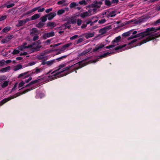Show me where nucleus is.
<instances>
[{"label": "nucleus", "instance_id": "473e14b6", "mask_svg": "<svg viewBox=\"0 0 160 160\" xmlns=\"http://www.w3.org/2000/svg\"><path fill=\"white\" fill-rule=\"evenodd\" d=\"M7 79V77L5 75L0 76V82Z\"/></svg>", "mask_w": 160, "mask_h": 160}, {"label": "nucleus", "instance_id": "20e7f679", "mask_svg": "<svg viewBox=\"0 0 160 160\" xmlns=\"http://www.w3.org/2000/svg\"><path fill=\"white\" fill-rule=\"evenodd\" d=\"M33 89V88H31L30 89H26V90H24L22 93H20V92H18L16 93L14 95L11 96L9 97H8L7 98H5L4 99L2 100L0 102V106H2L5 103L7 102L8 101H9L10 100L13 99L15 98L18 97L21 95L22 94H25L29 91L32 90Z\"/></svg>", "mask_w": 160, "mask_h": 160}, {"label": "nucleus", "instance_id": "a19ab883", "mask_svg": "<svg viewBox=\"0 0 160 160\" xmlns=\"http://www.w3.org/2000/svg\"><path fill=\"white\" fill-rule=\"evenodd\" d=\"M18 48L19 50L22 51L24 49L26 48V46H24V45H21L18 47Z\"/></svg>", "mask_w": 160, "mask_h": 160}, {"label": "nucleus", "instance_id": "5701e85b", "mask_svg": "<svg viewBox=\"0 0 160 160\" xmlns=\"http://www.w3.org/2000/svg\"><path fill=\"white\" fill-rule=\"evenodd\" d=\"M89 14L87 12H84L82 13H81L80 16L82 18H85L86 17L89 16Z\"/></svg>", "mask_w": 160, "mask_h": 160}, {"label": "nucleus", "instance_id": "680f3d73", "mask_svg": "<svg viewBox=\"0 0 160 160\" xmlns=\"http://www.w3.org/2000/svg\"><path fill=\"white\" fill-rule=\"evenodd\" d=\"M71 23L70 22V20L68 21L67 22L65 23L63 25V26H67V25H69Z\"/></svg>", "mask_w": 160, "mask_h": 160}, {"label": "nucleus", "instance_id": "6e6552de", "mask_svg": "<svg viewBox=\"0 0 160 160\" xmlns=\"http://www.w3.org/2000/svg\"><path fill=\"white\" fill-rule=\"evenodd\" d=\"M47 52L46 50L43 51L41 52L40 54L37 56V58L40 60H43L44 59H46L47 57L45 56L47 54Z\"/></svg>", "mask_w": 160, "mask_h": 160}, {"label": "nucleus", "instance_id": "412c9836", "mask_svg": "<svg viewBox=\"0 0 160 160\" xmlns=\"http://www.w3.org/2000/svg\"><path fill=\"white\" fill-rule=\"evenodd\" d=\"M10 69V66H8L6 67L2 68L0 70V71L2 72H5L9 71Z\"/></svg>", "mask_w": 160, "mask_h": 160}, {"label": "nucleus", "instance_id": "7c9ffc66", "mask_svg": "<svg viewBox=\"0 0 160 160\" xmlns=\"http://www.w3.org/2000/svg\"><path fill=\"white\" fill-rule=\"evenodd\" d=\"M8 36L6 37L5 38L3 39L1 41V42L3 43H5L8 42L9 41L8 40Z\"/></svg>", "mask_w": 160, "mask_h": 160}, {"label": "nucleus", "instance_id": "bb28decb", "mask_svg": "<svg viewBox=\"0 0 160 160\" xmlns=\"http://www.w3.org/2000/svg\"><path fill=\"white\" fill-rule=\"evenodd\" d=\"M116 10H114L109 13V14L110 15V17H115L116 15Z\"/></svg>", "mask_w": 160, "mask_h": 160}, {"label": "nucleus", "instance_id": "f257e3e1", "mask_svg": "<svg viewBox=\"0 0 160 160\" xmlns=\"http://www.w3.org/2000/svg\"><path fill=\"white\" fill-rule=\"evenodd\" d=\"M155 28H148L145 31L139 33L135 35H132L128 38V39H131L138 37V39H135L132 40L130 44H132L135 43V46H140L144 43L153 40L158 37V35L156 33L153 34Z\"/></svg>", "mask_w": 160, "mask_h": 160}, {"label": "nucleus", "instance_id": "cd10ccee", "mask_svg": "<svg viewBox=\"0 0 160 160\" xmlns=\"http://www.w3.org/2000/svg\"><path fill=\"white\" fill-rule=\"evenodd\" d=\"M47 17L46 15H45L44 16H43L41 17L40 19L41 20V21H42L41 22L44 23L47 20Z\"/></svg>", "mask_w": 160, "mask_h": 160}, {"label": "nucleus", "instance_id": "393cba45", "mask_svg": "<svg viewBox=\"0 0 160 160\" xmlns=\"http://www.w3.org/2000/svg\"><path fill=\"white\" fill-rule=\"evenodd\" d=\"M41 46H37L35 47L32 48L31 51H32V52L38 51L39 50L40 48H41Z\"/></svg>", "mask_w": 160, "mask_h": 160}, {"label": "nucleus", "instance_id": "4468645a", "mask_svg": "<svg viewBox=\"0 0 160 160\" xmlns=\"http://www.w3.org/2000/svg\"><path fill=\"white\" fill-rule=\"evenodd\" d=\"M121 37L120 36H119L118 37L115 38L112 41V43L113 44H114L116 43H118L119 42Z\"/></svg>", "mask_w": 160, "mask_h": 160}, {"label": "nucleus", "instance_id": "a18cd8bd", "mask_svg": "<svg viewBox=\"0 0 160 160\" xmlns=\"http://www.w3.org/2000/svg\"><path fill=\"white\" fill-rule=\"evenodd\" d=\"M72 43H68L67 44H65L64 45L62 46L63 48H67L69 46H70L71 45Z\"/></svg>", "mask_w": 160, "mask_h": 160}, {"label": "nucleus", "instance_id": "c9c22d12", "mask_svg": "<svg viewBox=\"0 0 160 160\" xmlns=\"http://www.w3.org/2000/svg\"><path fill=\"white\" fill-rule=\"evenodd\" d=\"M77 5L76 2H73L70 4L69 7L71 8H72L76 6Z\"/></svg>", "mask_w": 160, "mask_h": 160}, {"label": "nucleus", "instance_id": "69168bd1", "mask_svg": "<svg viewBox=\"0 0 160 160\" xmlns=\"http://www.w3.org/2000/svg\"><path fill=\"white\" fill-rule=\"evenodd\" d=\"M93 23V22L91 20L89 21L86 22L87 25L90 24V26H92V25Z\"/></svg>", "mask_w": 160, "mask_h": 160}, {"label": "nucleus", "instance_id": "4d7b16f0", "mask_svg": "<svg viewBox=\"0 0 160 160\" xmlns=\"http://www.w3.org/2000/svg\"><path fill=\"white\" fill-rule=\"evenodd\" d=\"M8 40H9L10 41L11 39H12L13 38V35H11L9 36H7Z\"/></svg>", "mask_w": 160, "mask_h": 160}, {"label": "nucleus", "instance_id": "f3484780", "mask_svg": "<svg viewBox=\"0 0 160 160\" xmlns=\"http://www.w3.org/2000/svg\"><path fill=\"white\" fill-rule=\"evenodd\" d=\"M91 49H92L91 48H89L88 49H85L84 51H83L82 52L80 53V55L83 56V55H85L87 53H88V52H90L91 51Z\"/></svg>", "mask_w": 160, "mask_h": 160}, {"label": "nucleus", "instance_id": "e433bc0d", "mask_svg": "<svg viewBox=\"0 0 160 160\" xmlns=\"http://www.w3.org/2000/svg\"><path fill=\"white\" fill-rule=\"evenodd\" d=\"M99 32L101 34V35L103 34H105L106 33V32H105V30L103 28L101 29L99 31Z\"/></svg>", "mask_w": 160, "mask_h": 160}, {"label": "nucleus", "instance_id": "052dcab7", "mask_svg": "<svg viewBox=\"0 0 160 160\" xmlns=\"http://www.w3.org/2000/svg\"><path fill=\"white\" fill-rule=\"evenodd\" d=\"M78 40V42L79 43L82 42L84 40V38H80Z\"/></svg>", "mask_w": 160, "mask_h": 160}, {"label": "nucleus", "instance_id": "0eeeda50", "mask_svg": "<svg viewBox=\"0 0 160 160\" xmlns=\"http://www.w3.org/2000/svg\"><path fill=\"white\" fill-rule=\"evenodd\" d=\"M55 35L54 32L52 31L50 32L45 33L43 34L42 37L44 39H46L50 37H53Z\"/></svg>", "mask_w": 160, "mask_h": 160}, {"label": "nucleus", "instance_id": "9d476101", "mask_svg": "<svg viewBox=\"0 0 160 160\" xmlns=\"http://www.w3.org/2000/svg\"><path fill=\"white\" fill-rule=\"evenodd\" d=\"M105 46V45L103 44H102V43L101 44H97L96 47L95 48H93V52H96L97 51H99V50L102 48L104 47Z\"/></svg>", "mask_w": 160, "mask_h": 160}, {"label": "nucleus", "instance_id": "c756f323", "mask_svg": "<svg viewBox=\"0 0 160 160\" xmlns=\"http://www.w3.org/2000/svg\"><path fill=\"white\" fill-rule=\"evenodd\" d=\"M103 28L107 32V31L112 28V25L107 26Z\"/></svg>", "mask_w": 160, "mask_h": 160}, {"label": "nucleus", "instance_id": "37998d69", "mask_svg": "<svg viewBox=\"0 0 160 160\" xmlns=\"http://www.w3.org/2000/svg\"><path fill=\"white\" fill-rule=\"evenodd\" d=\"M7 18L6 15L2 16L0 17V21H2L5 20Z\"/></svg>", "mask_w": 160, "mask_h": 160}, {"label": "nucleus", "instance_id": "6e6d98bb", "mask_svg": "<svg viewBox=\"0 0 160 160\" xmlns=\"http://www.w3.org/2000/svg\"><path fill=\"white\" fill-rule=\"evenodd\" d=\"M82 22V21L80 19H78L77 20V24L78 25V26L80 25L81 24Z\"/></svg>", "mask_w": 160, "mask_h": 160}, {"label": "nucleus", "instance_id": "6ab92c4d", "mask_svg": "<svg viewBox=\"0 0 160 160\" xmlns=\"http://www.w3.org/2000/svg\"><path fill=\"white\" fill-rule=\"evenodd\" d=\"M44 24V23L40 21L36 25V26L39 28H41L43 27Z\"/></svg>", "mask_w": 160, "mask_h": 160}, {"label": "nucleus", "instance_id": "8fccbe9b", "mask_svg": "<svg viewBox=\"0 0 160 160\" xmlns=\"http://www.w3.org/2000/svg\"><path fill=\"white\" fill-rule=\"evenodd\" d=\"M80 5L84 4L85 5L86 4V2L85 0H82L79 2V3Z\"/></svg>", "mask_w": 160, "mask_h": 160}, {"label": "nucleus", "instance_id": "864d4df0", "mask_svg": "<svg viewBox=\"0 0 160 160\" xmlns=\"http://www.w3.org/2000/svg\"><path fill=\"white\" fill-rule=\"evenodd\" d=\"M15 4L14 3H11V4L8 5L7 6V7L8 8H12L14 6Z\"/></svg>", "mask_w": 160, "mask_h": 160}, {"label": "nucleus", "instance_id": "49530a36", "mask_svg": "<svg viewBox=\"0 0 160 160\" xmlns=\"http://www.w3.org/2000/svg\"><path fill=\"white\" fill-rule=\"evenodd\" d=\"M116 46V45H109L108 46H107L105 47L106 49H109L112 48Z\"/></svg>", "mask_w": 160, "mask_h": 160}, {"label": "nucleus", "instance_id": "7ed1b4c3", "mask_svg": "<svg viewBox=\"0 0 160 160\" xmlns=\"http://www.w3.org/2000/svg\"><path fill=\"white\" fill-rule=\"evenodd\" d=\"M113 52H107L104 53L102 55H101L98 56V58L96 59L92 60H90L91 58V57H89L85 59L82 60L81 61L79 62H78L71 66H69L67 67L66 68V70L69 69L70 71L68 73H71L74 71H75L76 73L77 72L76 71L77 70L87 65L88 64H91L92 63H95L99 60V59H101L111 54Z\"/></svg>", "mask_w": 160, "mask_h": 160}, {"label": "nucleus", "instance_id": "1a4fd4ad", "mask_svg": "<svg viewBox=\"0 0 160 160\" xmlns=\"http://www.w3.org/2000/svg\"><path fill=\"white\" fill-rule=\"evenodd\" d=\"M29 21L30 19L28 18L22 20H18V23L17 25V26L18 27L21 26L23 25V24H25Z\"/></svg>", "mask_w": 160, "mask_h": 160}, {"label": "nucleus", "instance_id": "bf43d9fd", "mask_svg": "<svg viewBox=\"0 0 160 160\" xmlns=\"http://www.w3.org/2000/svg\"><path fill=\"white\" fill-rule=\"evenodd\" d=\"M40 8V7H35L33 8L32 9V12H34V11L38 10Z\"/></svg>", "mask_w": 160, "mask_h": 160}, {"label": "nucleus", "instance_id": "4c0bfd02", "mask_svg": "<svg viewBox=\"0 0 160 160\" xmlns=\"http://www.w3.org/2000/svg\"><path fill=\"white\" fill-rule=\"evenodd\" d=\"M19 51L17 49H14L13 51L12 52V54L13 55H15L19 53Z\"/></svg>", "mask_w": 160, "mask_h": 160}, {"label": "nucleus", "instance_id": "72a5a7b5", "mask_svg": "<svg viewBox=\"0 0 160 160\" xmlns=\"http://www.w3.org/2000/svg\"><path fill=\"white\" fill-rule=\"evenodd\" d=\"M65 12V10L64 9H61L59 10L57 12V14L58 15H61Z\"/></svg>", "mask_w": 160, "mask_h": 160}, {"label": "nucleus", "instance_id": "ddd939ff", "mask_svg": "<svg viewBox=\"0 0 160 160\" xmlns=\"http://www.w3.org/2000/svg\"><path fill=\"white\" fill-rule=\"evenodd\" d=\"M40 17V15L38 14H35L33 15L32 16L31 18H28L30 20H34L36 19H38Z\"/></svg>", "mask_w": 160, "mask_h": 160}, {"label": "nucleus", "instance_id": "f8f14e48", "mask_svg": "<svg viewBox=\"0 0 160 160\" xmlns=\"http://www.w3.org/2000/svg\"><path fill=\"white\" fill-rule=\"evenodd\" d=\"M39 33V32L37 28H34L31 29L30 32L31 35H38Z\"/></svg>", "mask_w": 160, "mask_h": 160}, {"label": "nucleus", "instance_id": "58836bf2", "mask_svg": "<svg viewBox=\"0 0 160 160\" xmlns=\"http://www.w3.org/2000/svg\"><path fill=\"white\" fill-rule=\"evenodd\" d=\"M130 34V32H124L122 34V37H127L129 36Z\"/></svg>", "mask_w": 160, "mask_h": 160}, {"label": "nucleus", "instance_id": "ea45409f", "mask_svg": "<svg viewBox=\"0 0 160 160\" xmlns=\"http://www.w3.org/2000/svg\"><path fill=\"white\" fill-rule=\"evenodd\" d=\"M78 35H75L70 38V40H75L77 38L79 37Z\"/></svg>", "mask_w": 160, "mask_h": 160}, {"label": "nucleus", "instance_id": "b1692460", "mask_svg": "<svg viewBox=\"0 0 160 160\" xmlns=\"http://www.w3.org/2000/svg\"><path fill=\"white\" fill-rule=\"evenodd\" d=\"M9 81H6L3 82L2 84H1V86L2 88H4L7 87L9 83Z\"/></svg>", "mask_w": 160, "mask_h": 160}, {"label": "nucleus", "instance_id": "a211bd4d", "mask_svg": "<svg viewBox=\"0 0 160 160\" xmlns=\"http://www.w3.org/2000/svg\"><path fill=\"white\" fill-rule=\"evenodd\" d=\"M95 33L93 32L92 33H88L86 34L85 37L87 39L92 37L94 36Z\"/></svg>", "mask_w": 160, "mask_h": 160}, {"label": "nucleus", "instance_id": "13d9d810", "mask_svg": "<svg viewBox=\"0 0 160 160\" xmlns=\"http://www.w3.org/2000/svg\"><path fill=\"white\" fill-rule=\"evenodd\" d=\"M52 10V8H51L47 9H46L45 10V12L46 13H48L49 12H50Z\"/></svg>", "mask_w": 160, "mask_h": 160}, {"label": "nucleus", "instance_id": "79ce46f5", "mask_svg": "<svg viewBox=\"0 0 160 160\" xmlns=\"http://www.w3.org/2000/svg\"><path fill=\"white\" fill-rule=\"evenodd\" d=\"M35 44V42L32 43V44L28 45L27 46H26V48H32L34 45Z\"/></svg>", "mask_w": 160, "mask_h": 160}, {"label": "nucleus", "instance_id": "a878e982", "mask_svg": "<svg viewBox=\"0 0 160 160\" xmlns=\"http://www.w3.org/2000/svg\"><path fill=\"white\" fill-rule=\"evenodd\" d=\"M105 4L108 8L112 6L111 2L109 0H105Z\"/></svg>", "mask_w": 160, "mask_h": 160}, {"label": "nucleus", "instance_id": "4be33fe9", "mask_svg": "<svg viewBox=\"0 0 160 160\" xmlns=\"http://www.w3.org/2000/svg\"><path fill=\"white\" fill-rule=\"evenodd\" d=\"M56 26V23L53 22H49L47 24V27H50L54 28Z\"/></svg>", "mask_w": 160, "mask_h": 160}, {"label": "nucleus", "instance_id": "09e8293b", "mask_svg": "<svg viewBox=\"0 0 160 160\" xmlns=\"http://www.w3.org/2000/svg\"><path fill=\"white\" fill-rule=\"evenodd\" d=\"M70 20L71 23L74 24L76 22V19L72 18Z\"/></svg>", "mask_w": 160, "mask_h": 160}, {"label": "nucleus", "instance_id": "f704fd0d", "mask_svg": "<svg viewBox=\"0 0 160 160\" xmlns=\"http://www.w3.org/2000/svg\"><path fill=\"white\" fill-rule=\"evenodd\" d=\"M119 2L118 0H112L111 1V4H114V5H112V6H113L114 5H116Z\"/></svg>", "mask_w": 160, "mask_h": 160}, {"label": "nucleus", "instance_id": "774afa93", "mask_svg": "<svg viewBox=\"0 0 160 160\" xmlns=\"http://www.w3.org/2000/svg\"><path fill=\"white\" fill-rule=\"evenodd\" d=\"M28 54V53L26 52H21L20 53V56H22V55H26Z\"/></svg>", "mask_w": 160, "mask_h": 160}, {"label": "nucleus", "instance_id": "e2e57ef3", "mask_svg": "<svg viewBox=\"0 0 160 160\" xmlns=\"http://www.w3.org/2000/svg\"><path fill=\"white\" fill-rule=\"evenodd\" d=\"M32 79V78L31 77H30L28 79L25 80V82L26 83H28L30 81H31Z\"/></svg>", "mask_w": 160, "mask_h": 160}, {"label": "nucleus", "instance_id": "0e129e2a", "mask_svg": "<svg viewBox=\"0 0 160 160\" xmlns=\"http://www.w3.org/2000/svg\"><path fill=\"white\" fill-rule=\"evenodd\" d=\"M45 10V8H41L40 9H38V12H43Z\"/></svg>", "mask_w": 160, "mask_h": 160}, {"label": "nucleus", "instance_id": "aec40b11", "mask_svg": "<svg viewBox=\"0 0 160 160\" xmlns=\"http://www.w3.org/2000/svg\"><path fill=\"white\" fill-rule=\"evenodd\" d=\"M66 2L65 0H62V1H58L57 2V4L58 5H61L63 4V6H67L68 4V3H65Z\"/></svg>", "mask_w": 160, "mask_h": 160}, {"label": "nucleus", "instance_id": "5fc2aeb1", "mask_svg": "<svg viewBox=\"0 0 160 160\" xmlns=\"http://www.w3.org/2000/svg\"><path fill=\"white\" fill-rule=\"evenodd\" d=\"M5 62V61L4 60L0 61V67L3 66L4 65Z\"/></svg>", "mask_w": 160, "mask_h": 160}, {"label": "nucleus", "instance_id": "2f4dec72", "mask_svg": "<svg viewBox=\"0 0 160 160\" xmlns=\"http://www.w3.org/2000/svg\"><path fill=\"white\" fill-rule=\"evenodd\" d=\"M126 46V45L124 44L122 46H117L114 48L115 50H118L122 49V48Z\"/></svg>", "mask_w": 160, "mask_h": 160}, {"label": "nucleus", "instance_id": "423d86ee", "mask_svg": "<svg viewBox=\"0 0 160 160\" xmlns=\"http://www.w3.org/2000/svg\"><path fill=\"white\" fill-rule=\"evenodd\" d=\"M42 68H38L37 67L35 68V69L33 70V72H31V71H28L26 72H24L23 73H21L19 74L18 76V78H19L22 77H24V78H26L29 77L30 75L33 73L37 74L38 73L40 72H42Z\"/></svg>", "mask_w": 160, "mask_h": 160}, {"label": "nucleus", "instance_id": "f03ea898", "mask_svg": "<svg viewBox=\"0 0 160 160\" xmlns=\"http://www.w3.org/2000/svg\"><path fill=\"white\" fill-rule=\"evenodd\" d=\"M66 66V64H60L58 67L56 68V69L55 70L51 72V75L48 76L46 75L40 76V77L41 78H40L37 80L32 81L30 83L32 85L38 82L39 81L44 82L48 80H51L57 78L66 76L70 73H68L70 71L69 69L66 70L67 67L63 68L61 71L58 72L60 69Z\"/></svg>", "mask_w": 160, "mask_h": 160}, {"label": "nucleus", "instance_id": "603ef678", "mask_svg": "<svg viewBox=\"0 0 160 160\" xmlns=\"http://www.w3.org/2000/svg\"><path fill=\"white\" fill-rule=\"evenodd\" d=\"M35 36L33 38V41H35L39 38V37L38 35H35Z\"/></svg>", "mask_w": 160, "mask_h": 160}, {"label": "nucleus", "instance_id": "338daca9", "mask_svg": "<svg viewBox=\"0 0 160 160\" xmlns=\"http://www.w3.org/2000/svg\"><path fill=\"white\" fill-rule=\"evenodd\" d=\"M36 63V62H29L28 64L30 66H31L33 65H34Z\"/></svg>", "mask_w": 160, "mask_h": 160}, {"label": "nucleus", "instance_id": "c85d7f7f", "mask_svg": "<svg viewBox=\"0 0 160 160\" xmlns=\"http://www.w3.org/2000/svg\"><path fill=\"white\" fill-rule=\"evenodd\" d=\"M22 68V66L20 64L17 65L16 66L14 69V71H16L21 69Z\"/></svg>", "mask_w": 160, "mask_h": 160}, {"label": "nucleus", "instance_id": "9b49d317", "mask_svg": "<svg viewBox=\"0 0 160 160\" xmlns=\"http://www.w3.org/2000/svg\"><path fill=\"white\" fill-rule=\"evenodd\" d=\"M56 15V14L55 12H51L46 15L48 19L49 20H51Z\"/></svg>", "mask_w": 160, "mask_h": 160}, {"label": "nucleus", "instance_id": "39448f33", "mask_svg": "<svg viewBox=\"0 0 160 160\" xmlns=\"http://www.w3.org/2000/svg\"><path fill=\"white\" fill-rule=\"evenodd\" d=\"M67 56L68 55H64L61 57L57 58L56 59H52L48 61H46V60L47 59V58L44 59V60H42L41 61V65H46L48 67H50L54 63L56 62V60L58 61H59L63 58H66Z\"/></svg>", "mask_w": 160, "mask_h": 160}, {"label": "nucleus", "instance_id": "c03bdc74", "mask_svg": "<svg viewBox=\"0 0 160 160\" xmlns=\"http://www.w3.org/2000/svg\"><path fill=\"white\" fill-rule=\"evenodd\" d=\"M106 21V19H103L99 20L98 22L99 24H102L105 22Z\"/></svg>", "mask_w": 160, "mask_h": 160}, {"label": "nucleus", "instance_id": "de8ad7c7", "mask_svg": "<svg viewBox=\"0 0 160 160\" xmlns=\"http://www.w3.org/2000/svg\"><path fill=\"white\" fill-rule=\"evenodd\" d=\"M24 84V82L23 81H22V82L19 83V84L18 88H20V87H22Z\"/></svg>", "mask_w": 160, "mask_h": 160}, {"label": "nucleus", "instance_id": "2eb2a0df", "mask_svg": "<svg viewBox=\"0 0 160 160\" xmlns=\"http://www.w3.org/2000/svg\"><path fill=\"white\" fill-rule=\"evenodd\" d=\"M102 1H95L92 4V7H95L96 6H97L96 5L97 4H98L100 6V7L101 5L102 4Z\"/></svg>", "mask_w": 160, "mask_h": 160}, {"label": "nucleus", "instance_id": "3c124183", "mask_svg": "<svg viewBox=\"0 0 160 160\" xmlns=\"http://www.w3.org/2000/svg\"><path fill=\"white\" fill-rule=\"evenodd\" d=\"M32 12V10H30L27 12H26L25 13H24L23 14L24 15H28L30 14Z\"/></svg>", "mask_w": 160, "mask_h": 160}, {"label": "nucleus", "instance_id": "dca6fc26", "mask_svg": "<svg viewBox=\"0 0 160 160\" xmlns=\"http://www.w3.org/2000/svg\"><path fill=\"white\" fill-rule=\"evenodd\" d=\"M11 29L10 27L7 26L4 28L1 32V33H4L7 32Z\"/></svg>", "mask_w": 160, "mask_h": 160}]
</instances>
